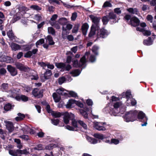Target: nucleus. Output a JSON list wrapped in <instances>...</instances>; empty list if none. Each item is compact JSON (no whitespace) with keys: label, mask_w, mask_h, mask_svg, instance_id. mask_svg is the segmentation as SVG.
<instances>
[{"label":"nucleus","mask_w":156,"mask_h":156,"mask_svg":"<svg viewBox=\"0 0 156 156\" xmlns=\"http://www.w3.org/2000/svg\"><path fill=\"white\" fill-rule=\"evenodd\" d=\"M79 123L82 126L84 129H86L87 128V126L83 121L80 120L78 121Z\"/></svg>","instance_id":"obj_50"},{"label":"nucleus","mask_w":156,"mask_h":156,"mask_svg":"<svg viewBox=\"0 0 156 156\" xmlns=\"http://www.w3.org/2000/svg\"><path fill=\"white\" fill-rule=\"evenodd\" d=\"M98 46H94L92 49V50L93 52H94L95 55H98V52L97 50H98Z\"/></svg>","instance_id":"obj_46"},{"label":"nucleus","mask_w":156,"mask_h":156,"mask_svg":"<svg viewBox=\"0 0 156 156\" xmlns=\"http://www.w3.org/2000/svg\"><path fill=\"white\" fill-rule=\"evenodd\" d=\"M12 59L10 57L6 56H2L0 57V61L1 62H5L7 63H10L12 62Z\"/></svg>","instance_id":"obj_17"},{"label":"nucleus","mask_w":156,"mask_h":156,"mask_svg":"<svg viewBox=\"0 0 156 156\" xmlns=\"http://www.w3.org/2000/svg\"><path fill=\"white\" fill-rule=\"evenodd\" d=\"M127 11L129 13L133 14L138 15L139 12L136 8H129L127 9Z\"/></svg>","instance_id":"obj_22"},{"label":"nucleus","mask_w":156,"mask_h":156,"mask_svg":"<svg viewBox=\"0 0 156 156\" xmlns=\"http://www.w3.org/2000/svg\"><path fill=\"white\" fill-rule=\"evenodd\" d=\"M33 18H34L38 21H40V20H41V18L42 17L41 16H40L39 15H35L34 16H33Z\"/></svg>","instance_id":"obj_54"},{"label":"nucleus","mask_w":156,"mask_h":156,"mask_svg":"<svg viewBox=\"0 0 156 156\" xmlns=\"http://www.w3.org/2000/svg\"><path fill=\"white\" fill-rule=\"evenodd\" d=\"M75 116L73 114L71 113H66L64 115L63 120L66 124L69 123V120L72 121V124L73 126L67 125L66 126L67 129L71 130H76V129L77 127V123L76 120L74 119Z\"/></svg>","instance_id":"obj_1"},{"label":"nucleus","mask_w":156,"mask_h":156,"mask_svg":"<svg viewBox=\"0 0 156 156\" xmlns=\"http://www.w3.org/2000/svg\"><path fill=\"white\" fill-rule=\"evenodd\" d=\"M89 27L88 24L86 23H84L82 25L81 27L82 32L84 35L85 36L87 35Z\"/></svg>","instance_id":"obj_16"},{"label":"nucleus","mask_w":156,"mask_h":156,"mask_svg":"<svg viewBox=\"0 0 156 156\" xmlns=\"http://www.w3.org/2000/svg\"><path fill=\"white\" fill-rule=\"evenodd\" d=\"M65 91L68 92H69L68 91L66 90L63 88H60L56 90L57 93L59 94L66 96L67 95V94L65 92Z\"/></svg>","instance_id":"obj_20"},{"label":"nucleus","mask_w":156,"mask_h":156,"mask_svg":"<svg viewBox=\"0 0 156 156\" xmlns=\"http://www.w3.org/2000/svg\"><path fill=\"white\" fill-rule=\"evenodd\" d=\"M94 136L95 137L102 140L104 138V136L102 134H100L98 133H95L94 134Z\"/></svg>","instance_id":"obj_42"},{"label":"nucleus","mask_w":156,"mask_h":156,"mask_svg":"<svg viewBox=\"0 0 156 156\" xmlns=\"http://www.w3.org/2000/svg\"><path fill=\"white\" fill-rule=\"evenodd\" d=\"M94 127L96 129L101 131L105 130L106 128L104 126V124H105V122H94Z\"/></svg>","instance_id":"obj_7"},{"label":"nucleus","mask_w":156,"mask_h":156,"mask_svg":"<svg viewBox=\"0 0 156 156\" xmlns=\"http://www.w3.org/2000/svg\"><path fill=\"white\" fill-rule=\"evenodd\" d=\"M119 142V140L118 139H112L111 140V144L113 143L115 144H117Z\"/></svg>","instance_id":"obj_58"},{"label":"nucleus","mask_w":156,"mask_h":156,"mask_svg":"<svg viewBox=\"0 0 156 156\" xmlns=\"http://www.w3.org/2000/svg\"><path fill=\"white\" fill-rule=\"evenodd\" d=\"M7 34L8 37L11 40L15 39V36H14L12 30H9L7 33Z\"/></svg>","instance_id":"obj_23"},{"label":"nucleus","mask_w":156,"mask_h":156,"mask_svg":"<svg viewBox=\"0 0 156 156\" xmlns=\"http://www.w3.org/2000/svg\"><path fill=\"white\" fill-rule=\"evenodd\" d=\"M136 29L137 31L142 32L144 36H149L151 34V32L149 30H145L144 28L137 27Z\"/></svg>","instance_id":"obj_15"},{"label":"nucleus","mask_w":156,"mask_h":156,"mask_svg":"<svg viewBox=\"0 0 156 156\" xmlns=\"http://www.w3.org/2000/svg\"><path fill=\"white\" fill-rule=\"evenodd\" d=\"M90 53L89 52H87L84 56H83L80 59V62L79 64L78 63V61L77 60H74L73 61V66L74 67H81L86 62V59L85 56L89 55Z\"/></svg>","instance_id":"obj_4"},{"label":"nucleus","mask_w":156,"mask_h":156,"mask_svg":"<svg viewBox=\"0 0 156 156\" xmlns=\"http://www.w3.org/2000/svg\"><path fill=\"white\" fill-rule=\"evenodd\" d=\"M76 101L73 99L69 100L66 106L67 108H70L73 107L76 104Z\"/></svg>","instance_id":"obj_19"},{"label":"nucleus","mask_w":156,"mask_h":156,"mask_svg":"<svg viewBox=\"0 0 156 156\" xmlns=\"http://www.w3.org/2000/svg\"><path fill=\"white\" fill-rule=\"evenodd\" d=\"M109 19L108 16L104 17L102 19L103 24H107L108 22L109 21Z\"/></svg>","instance_id":"obj_40"},{"label":"nucleus","mask_w":156,"mask_h":156,"mask_svg":"<svg viewBox=\"0 0 156 156\" xmlns=\"http://www.w3.org/2000/svg\"><path fill=\"white\" fill-rule=\"evenodd\" d=\"M69 94L72 97H75L77 96V94L73 91H70L69 92Z\"/></svg>","instance_id":"obj_63"},{"label":"nucleus","mask_w":156,"mask_h":156,"mask_svg":"<svg viewBox=\"0 0 156 156\" xmlns=\"http://www.w3.org/2000/svg\"><path fill=\"white\" fill-rule=\"evenodd\" d=\"M15 65L17 68L21 71L27 72L29 70L30 68L29 67L24 66L20 63H16Z\"/></svg>","instance_id":"obj_9"},{"label":"nucleus","mask_w":156,"mask_h":156,"mask_svg":"<svg viewBox=\"0 0 156 156\" xmlns=\"http://www.w3.org/2000/svg\"><path fill=\"white\" fill-rule=\"evenodd\" d=\"M52 97L55 102H58L61 99L60 97L56 93H54L53 94Z\"/></svg>","instance_id":"obj_24"},{"label":"nucleus","mask_w":156,"mask_h":156,"mask_svg":"<svg viewBox=\"0 0 156 156\" xmlns=\"http://www.w3.org/2000/svg\"><path fill=\"white\" fill-rule=\"evenodd\" d=\"M51 114L53 116L56 118L59 117L61 116V114L58 112L52 111Z\"/></svg>","instance_id":"obj_39"},{"label":"nucleus","mask_w":156,"mask_h":156,"mask_svg":"<svg viewBox=\"0 0 156 156\" xmlns=\"http://www.w3.org/2000/svg\"><path fill=\"white\" fill-rule=\"evenodd\" d=\"M9 154L13 156H16L18 154V150H9Z\"/></svg>","instance_id":"obj_31"},{"label":"nucleus","mask_w":156,"mask_h":156,"mask_svg":"<svg viewBox=\"0 0 156 156\" xmlns=\"http://www.w3.org/2000/svg\"><path fill=\"white\" fill-rule=\"evenodd\" d=\"M29 77L32 80H37L38 78V77L37 73L34 71H32V72L30 73Z\"/></svg>","instance_id":"obj_21"},{"label":"nucleus","mask_w":156,"mask_h":156,"mask_svg":"<svg viewBox=\"0 0 156 156\" xmlns=\"http://www.w3.org/2000/svg\"><path fill=\"white\" fill-rule=\"evenodd\" d=\"M20 100H21L24 101H26L28 100V98L23 95H22L19 97Z\"/></svg>","instance_id":"obj_45"},{"label":"nucleus","mask_w":156,"mask_h":156,"mask_svg":"<svg viewBox=\"0 0 156 156\" xmlns=\"http://www.w3.org/2000/svg\"><path fill=\"white\" fill-rule=\"evenodd\" d=\"M140 23L139 20L135 17L131 18L129 21V24L132 26L135 27L138 25Z\"/></svg>","instance_id":"obj_10"},{"label":"nucleus","mask_w":156,"mask_h":156,"mask_svg":"<svg viewBox=\"0 0 156 156\" xmlns=\"http://www.w3.org/2000/svg\"><path fill=\"white\" fill-rule=\"evenodd\" d=\"M7 69L12 76H15L17 74V71L15 68L12 67L11 65L8 66Z\"/></svg>","instance_id":"obj_13"},{"label":"nucleus","mask_w":156,"mask_h":156,"mask_svg":"<svg viewBox=\"0 0 156 156\" xmlns=\"http://www.w3.org/2000/svg\"><path fill=\"white\" fill-rule=\"evenodd\" d=\"M73 27V25L71 24L68 23L64 25L62 27V37L64 39H66L67 34L68 33L67 30H70Z\"/></svg>","instance_id":"obj_6"},{"label":"nucleus","mask_w":156,"mask_h":156,"mask_svg":"<svg viewBox=\"0 0 156 156\" xmlns=\"http://www.w3.org/2000/svg\"><path fill=\"white\" fill-rule=\"evenodd\" d=\"M59 1L61 2L62 3H63V5L65 6L66 7L68 8H72V6H71L70 5L67 4L66 3L62 2V1L60 0H48L50 4H52L53 3H55L56 4H60V2Z\"/></svg>","instance_id":"obj_18"},{"label":"nucleus","mask_w":156,"mask_h":156,"mask_svg":"<svg viewBox=\"0 0 156 156\" xmlns=\"http://www.w3.org/2000/svg\"><path fill=\"white\" fill-rule=\"evenodd\" d=\"M77 17V14L76 12H74L72 14V16H71V20L73 21L75 20L76 17Z\"/></svg>","instance_id":"obj_60"},{"label":"nucleus","mask_w":156,"mask_h":156,"mask_svg":"<svg viewBox=\"0 0 156 156\" xmlns=\"http://www.w3.org/2000/svg\"><path fill=\"white\" fill-rule=\"evenodd\" d=\"M66 38H67L69 41H73L74 40V37L71 35H67Z\"/></svg>","instance_id":"obj_64"},{"label":"nucleus","mask_w":156,"mask_h":156,"mask_svg":"<svg viewBox=\"0 0 156 156\" xmlns=\"http://www.w3.org/2000/svg\"><path fill=\"white\" fill-rule=\"evenodd\" d=\"M89 17L94 23L91 26L90 30L88 35L89 37H91L95 34L96 31L99 29L100 19L92 15H90Z\"/></svg>","instance_id":"obj_2"},{"label":"nucleus","mask_w":156,"mask_h":156,"mask_svg":"<svg viewBox=\"0 0 156 156\" xmlns=\"http://www.w3.org/2000/svg\"><path fill=\"white\" fill-rule=\"evenodd\" d=\"M32 55V53L31 51H29L26 53L24 55V57L26 58L30 57Z\"/></svg>","instance_id":"obj_57"},{"label":"nucleus","mask_w":156,"mask_h":156,"mask_svg":"<svg viewBox=\"0 0 156 156\" xmlns=\"http://www.w3.org/2000/svg\"><path fill=\"white\" fill-rule=\"evenodd\" d=\"M86 138L87 140L91 144H95L98 142V141L97 140L92 138L89 136H87Z\"/></svg>","instance_id":"obj_25"},{"label":"nucleus","mask_w":156,"mask_h":156,"mask_svg":"<svg viewBox=\"0 0 156 156\" xmlns=\"http://www.w3.org/2000/svg\"><path fill=\"white\" fill-rule=\"evenodd\" d=\"M48 33L52 35H54L55 34V30L52 27H48Z\"/></svg>","instance_id":"obj_44"},{"label":"nucleus","mask_w":156,"mask_h":156,"mask_svg":"<svg viewBox=\"0 0 156 156\" xmlns=\"http://www.w3.org/2000/svg\"><path fill=\"white\" fill-rule=\"evenodd\" d=\"M112 6V4L109 2L107 1L105 2L103 6V7H111Z\"/></svg>","instance_id":"obj_53"},{"label":"nucleus","mask_w":156,"mask_h":156,"mask_svg":"<svg viewBox=\"0 0 156 156\" xmlns=\"http://www.w3.org/2000/svg\"><path fill=\"white\" fill-rule=\"evenodd\" d=\"M80 73V72L78 69L73 70L70 73L73 76H77L79 75Z\"/></svg>","instance_id":"obj_30"},{"label":"nucleus","mask_w":156,"mask_h":156,"mask_svg":"<svg viewBox=\"0 0 156 156\" xmlns=\"http://www.w3.org/2000/svg\"><path fill=\"white\" fill-rule=\"evenodd\" d=\"M56 147V145L53 144H51L46 146L45 148L46 149L51 150L54 147Z\"/></svg>","instance_id":"obj_51"},{"label":"nucleus","mask_w":156,"mask_h":156,"mask_svg":"<svg viewBox=\"0 0 156 156\" xmlns=\"http://www.w3.org/2000/svg\"><path fill=\"white\" fill-rule=\"evenodd\" d=\"M65 79L64 77H62L60 78L59 79L58 83L59 84L61 85L65 81Z\"/></svg>","instance_id":"obj_61"},{"label":"nucleus","mask_w":156,"mask_h":156,"mask_svg":"<svg viewBox=\"0 0 156 156\" xmlns=\"http://www.w3.org/2000/svg\"><path fill=\"white\" fill-rule=\"evenodd\" d=\"M4 122L6 124V128L9 132H12L14 129V127L12 122L7 121H5Z\"/></svg>","instance_id":"obj_12"},{"label":"nucleus","mask_w":156,"mask_h":156,"mask_svg":"<svg viewBox=\"0 0 156 156\" xmlns=\"http://www.w3.org/2000/svg\"><path fill=\"white\" fill-rule=\"evenodd\" d=\"M18 116L15 118L16 120L17 121H21L23 120L25 117L24 115L20 113L18 114Z\"/></svg>","instance_id":"obj_29"},{"label":"nucleus","mask_w":156,"mask_h":156,"mask_svg":"<svg viewBox=\"0 0 156 156\" xmlns=\"http://www.w3.org/2000/svg\"><path fill=\"white\" fill-rule=\"evenodd\" d=\"M55 66L58 68L63 69L66 66L65 64L63 63H55Z\"/></svg>","instance_id":"obj_33"},{"label":"nucleus","mask_w":156,"mask_h":156,"mask_svg":"<svg viewBox=\"0 0 156 156\" xmlns=\"http://www.w3.org/2000/svg\"><path fill=\"white\" fill-rule=\"evenodd\" d=\"M122 104L121 102H117L114 104V108L110 109L109 113L112 115L116 116L118 113L117 109L122 106Z\"/></svg>","instance_id":"obj_5"},{"label":"nucleus","mask_w":156,"mask_h":156,"mask_svg":"<svg viewBox=\"0 0 156 156\" xmlns=\"http://www.w3.org/2000/svg\"><path fill=\"white\" fill-rule=\"evenodd\" d=\"M109 34V32L107 30L104 28H101L98 33L97 38L102 37L104 38L107 37Z\"/></svg>","instance_id":"obj_8"},{"label":"nucleus","mask_w":156,"mask_h":156,"mask_svg":"<svg viewBox=\"0 0 156 156\" xmlns=\"http://www.w3.org/2000/svg\"><path fill=\"white\" fill-rule=\"evenodd\" d=\"M79 112L83 116L84 118H87L88 114L86 111H84L83 109H80L79 110Z\"/></svg>","instance_id":"obj_34"},{"label":"nucleus","mask_w":156,"mask_h":156,"mask_svg":"<svg viewBox=\"0 0 156 156\" xmlns=\"http://www.w3.org/2000/svg\"><path fill=\"white\" fill-rule=\"evenodd\" d=\"M152 41L150 37H149L147 40L144 41L143 44L145 45H150L152 44Z\"/></svg>","instance_id":"obj_27"},{"label":"nucleus","mask_w":156,"mask_h":156,"mask_svg":"<svg viewBox=\"0 0 156 156\" xmlns=\"http://www.w3.org/2000/svg\"><path fill=\"white\" fill-rule=\"evenodd\" d=\"M79 29V26L77 25H75L72 30L73 33H76L77 32Z\"/></svg>","instance_id":"obj_55"},{"label":"nucleus","mask_w":156,"mask_h":156,"mask_svg":"<svg viewBox=\"0 0 156 156\" xmlns=\"http://www.w3.org/2000/svg\"><path fill=\"white\" fill-rule=\"evenodd\" d=\"M109 19H112L113 20H115L116 18V15L113 12H110L109 13L108 15Z\"/></svg>","instance_id":"obj_38"},{"label":"nucleus","mask_w":156,"mask_h":156,"mask_svg":"<svg viewBox=\"0 0 156 156\" xmlns=\"http://www.w3.org/2000/svg\"><path fill=\"white\" fill-rule=\"evenodd\" d=\"M66 19L65 18H62L60 19L58 22L59 24H61L63 26L64 25L66 24Z\"/></svg>","instance_id":"obj_41"},{"label":"nucleus","mask_w":156,"mask_h":156,"mask_svg":"<svg viewBox=\"0 0 156 156\" xmlns=\"http://www.w3.org/2000/svg\"><path fill=\"white\" fill-rule=\"evenodd\" d=\"M44 42V40L43 39H41L37 41L36 43V45L37 48L38 47V45H41Z\"/></svg>","instance_id":"obj_47"},{"label":"nucleus","mask_w":156,"mask_h":156,"mask_svg":"<svg viewBox=\"0 0 156 156\" xmlns=\"http://www.w3.org/2000/svg\"><path fill=\"white\" fill-rule=\"evenodd\" d=\"M51 75V71L50 70H48L44 74V79H48Z\"/></svg>","instance_id":"obj_26"},{"label":"nucleus","mask_w":156,"mask_h":156,"mask_svg":"<svg viewBox=\"0 0 156 156\" xmlns=\"http://www.w3.org/2000/svg\"><path fill=\"white\" fill-rule=\"evenodd\" d=\"M12 108V106L10 104H6L4 107V109L8 111L10 110Z\"/></svg>","instance_id":"obj_49"},{"label":"nucleus","mask_w":156,"mask_h":156,"mask_svg":"<svg viewBox=\"0 0 156 156\" xmlns=\"http://www.w3.org/2000/svg\"><path fill=\"white\" fill-rule=\"evenodd\" d=\"M114 11L115 13L118 14H120L121 13V11L120 10V8H116L115 9H114Z\"/></svg>","instance_id":"obj_62"},{"label":"nucleus","mask_w":156,"mask_h":156,"mask_svg":"<svg viewBox=\"0 0 156 156\" xmlns=\"http://www.w3.org/2000/svg\"><path fill=\"white\" fill-rule=\"evenodd\" d=\"M51 121L52 123L55 125H57L59 122V120L58 119H52Z\"/></svg>","instance_id":"obj_56"},{"label":"nucleus","mask_w":156,"mask_h":156,"mask_svg":"<svg viewBox=\"0 0 156 156\" xmlns=\"http://www.w3.org/2000/svg\"><path fill=\"white\" fill-rule=\"evenodd\" d=\"M31 9H33L34 10H36L37 11L41 10V8L39 7L37 5H32L30 6Z\"/></svg>","instance_id":"obj_43"},{"label":"nucleus","mask_w":156,"mask_h":156,"mask_svg":"<svg viewBox=\"0 0 156 156\" xmlns=\"http://www.w3.org/2000/svg\"><path fill=\"white\" fill-rule=\"evenodd\" d=\"M50 23L52 26H54L57 29H59L60 27L59 24H58V23H54V21H53V22L50 21Z\"/></svg>","instance_id":"obj_48"},{"label":"nucleus","mask_w":156,"mask_h":156,"mask_svg":"<svg viewBox=\"0 0 156 156\" xmlns=\"http://www.w3.org/2000/svg\"><path fill=\"white\" fill-rule=\"evenodd\" d=\"M10 94L9 95L10 97H13L15 96L16 93V90L13 89L9 91Z\"/></svg>","instance_id":"obj_52"},{"label":"nucleus","mask_w":156,"mask_h":156,"mask_svg":"<svg viewBox=\"0 0 156 156\" xmlns=\"http://www.w3.org/2000/svg\"><path fill=\"white\" fill-rule=\"evenodd\" d=\"M22 129L24 132L26 133H29V131L31 130V128L30 127H28L27 126H25L22 128Z\"/></svg>","instance_id":"obj_37"},{"label":"nucleus","mask_w":156,"mask_h":156,"mask_svg":"<svg viewBox=\"0 0 156 156\" xmlns=\"http://www.w3.org/2000/svg\"><path fill=\"white\" fill-rule=\"evenodd\" d=\"M47 39L50 45H53L54 44L55 42L53 41L52 38L50 35L47 37Z\"/></svg>","instance_id":"obj_35"},{"label":"nucleus","mask_w":156,"mask_h":156,"mask_svg":"<svg viewBox=\"0 0 156 156\" xmlns=\"http://www.w3.org/2000/svg\"><path fill=\"white\" fill-rule=\"evenodd\" d=\"M10 47L12 50L16 51L21 49V47L19 44L14 43H9Z\"/></svg>","instance_id":"obj_14"},{"label":"nucleus","mask_w":156,"mask_h":156,"mask_svg":"<svg viewBox=\"0 0 156 156\" xmlns=\"http://www.w3.org/2000/svg\"><path fill=\"white\" fill-rule=\"evenodd\" d=\"M122 94L123 96L125 95L127 99V101H128L129 100V99L131 98L132 97L131 92L129 90L127 91L126 93H123Z\"/></svg>","instance_id":"obj_28"},{"label":"nucleus","mask_w":156,"mask_h":156,"mask_svg":"<svg viewBox=\"0 0 156 156\" xmlns=\"http://www.w3.org/2000/svg\"><path fill=\"white\" fill-rule=\"evenodd\" d=\"M32 94L35 97L37 98H41L43 96L42 92L38 91V90L37 88L34 89L33 90Z\"/></svg>","instance_id":"obj_11"},{"label":"nucleus","mask_w":156,"mask_h":156,"mask_svg":"<svg viewBox=\"0 0 156 156\" xmlns=\"http://www.w3.org/2000/svg\"><path fill=\"white\" fill-rule=\"evenodd\" d=\"M145 114L142 111H140L138 115V118L139 119H142L144 117L145 118Z\"/></svg>","instance_id":"obj_36"},{"label":"nucleus","mask_w":156,"mask_h":156,"mask_svg":"<svg viewBox=\"0 0 156 156\" xmlns=\"http://www.w3.org/2000/svg\"><path fill=\"white\" fill-rule=\"evenodd\" d=\"M137 112L136 111H131L128 112L124 116L125 121L127 122H133L136 119Z\"/></svg>","instance_id":"obj_3"},{"label":"nucleus","mask_w":156,"mask_h":156,"mask_svg":"<svg viewBox=\"0 0 156 156\" xmlns=\"http://www.w3.org/2000/svg\"><path fill=\"white\" fill-rule=\"evenodd\" d=\"M18 154H21L28 155V154L29 153V151H28V150H27V149H25L23 150H18Z\"/></svg>","instance_id":"obj_32"},{"label":"nucleus","mask_w":156,"mask_h":156,"mask_svg":"<svg viewBox=\"0 0 156 156\" xmlns=\"http://www.w3.org/2000/svg\"><path fill=\"white\" fill-rule=\"evenodd\" d=\"M147 20L151 23H152L153 19V16L151 15H148L147 16Z\"/></svg>","instance_id":"obj_59"}]
</instances>
